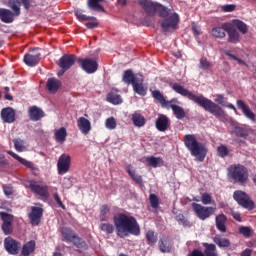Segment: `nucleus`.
Wrapping results in <instances>:
<instances>
[{
  "instance_id": "61",
  "label": "nucleus",
  "mask_w": 256,
  "mask_h": 256,
  "mask_svg": "<svg viewBox=\"0 0 256 256\" xmlns=\"http://www.w3.org/2000/svg\"><path fill=\"white\" fill-rule=\"evenodd\" d=\"M226 55H227V57H229L230 59H232V61H237V63H238L239 65H245V62H244L243 60L237 58V56L231 54V52L226 51Z\"/></svg>"
},
{
  "instance_id": "35",
  "label": "nucleus",
  "mask_w": 256,
  "mask_h": 256,
  "mask_svg": "<svg viewBox=\"0 0 256 256\" xmlns=\"http://www.w3.org/2000/svg\"><path fill=\"white\" fill-rule=\"evenodd\" d=\"M132 123L135 127H144L146 123L145 116L138 112L132 114Z\"/></svg>"
},
{
  "instance_id": "45",
  "label": "nucleus",
  "mask_w": 256,
  "mask_h": 256,
  "mask_svg": "<svg viewBox=\"0 0 256 256\" xmlns=\"http://www.w3.org/2000/svg\"><path fill=\"white\" fill-rule=\"evenodd\" d=\"M213 241L218 245V247H229L231 245L229 239L221 238L219 236L214 237Z\"/></svg>"
},
{
  "instance_id": "54",
  "label": "nucleus",
  "mask_w": 256,
  "mask_h": 256,
  "mask_svg": "<svg viewBox=\"0 0 256 256\" xmlns=\"http://www.w3.org/2000/svg\"><path fill=\"white\" fill-rule=\"evenodd\" d=\"M150 205L153 209L159 207V198L155 194H150L149 196Z\"/></svg>"
},
{
  "instance_id": "64",
  "label": "nucleus",
  "mask_w": 256,
  "mask_h": 256,
  "mask_svg": "<svg viewBox=\"0 0 256 256\" xmlns=\"http://www.w3.org/2000/svg\"><path fill=\"white\" fill-rule=\"evenodd\" d=\"M188 256H205V254H203V252L201 250L195 249Z\"/></svg>"
},
{
  "instance_id": "11",
  "label": "nucleus",
  "mask_w": 256,
  "mask_h": 256,
  "mask_svg": "<svg viewBox=\"0 0 256 256\" xmlns=\"http://www.w3.org/2000/svg\"><path fill=\"white\" fill-rule=\"evenodd\" d=\"M57 169L59 175H65L71 169V156L68 154H62L57 162Z\"/></svg>"
},
{
  "instance_id": "12",
  "label": "nucleus",
  "mask_w": 256,
  "mask_h": 256,
  "mask_svg": "<svg viewBox=\"0 0 256 256\" xmlns=\"http://www.w3.org/2000/svg\"><path fill=\"white\" fill-rule=\"evenodd\" d=\"M179 25V15L177 13L172 14L170 17L164 19L161 23V27L164 31H176Z\"/></svg>"
},
{
  "instance_id": "41",
  "label": "nucleus",
  "mask_w": 256,
  "mask_h": 256,
  "mask_svg": "<svg viewBox=\"0 0 256 256\" xmlns=\"http://www.w3.org/2000/svg\"><path fill=\"white\" fill-rule=\"evenodd\" d=\"M71 243L74 247H77V249L87 250V242L77 235L72 239Z\"/></svg>"
},
{
  "instance_id": "14",
  "label": "nucleus",
  "mask_w": 256,
  "mask_h": 256,
  "mask_svg": "<svg viewBox=\"0 0 256 256\" xmlns=\"http://www.w3.org/2000/svg\"><path fill=\"white\" fill-rule=\"evenodd\" d=\"M42 217H43V208L32 206L31 213L29 214L31 225H39V223H41Z\"/></svg>"
},
{
  "instance_id": "16",
  "label": "nucleus",
  "mask_w": 256,
  "mask_h": 256,
  "mask_svg": "<svg viewBox=\"0 0 256 256\" xmlns=\"http://www.w3.org/2000/svg\"><path fill=\"white\" fill-rule=\"evenodd\" d=\"M77 126L82 135H89L91 133V121L85 117H80L77 120Z\"/></svg>"
},
{
  "instance_id": "15",
  "label": "nucleus",
  "mask_w": 256,
  "mask_h": 256,
  "mask_svg": "<svg viewBox=\"0 0 256 256\" xmlns=\"http://www.w3.org/2000/svg\"><path fill=\"white\" fill-rule=\"evenodd\" d=\"M139 5H141V7L144 9L145 13L149 17H154V15L157 13L158 4H155L150 0H141L139 2Z\"/></svg>"
},
{
  "instance_id": "32",
  "label": "nucleus",
  "mask_w": 256,
  "mask_h": 256,
  "mask_svg": "<svg viewBox=\"0 0 256 256\" xmlns=\"http://www.w3.org/2000/svg\"><path fill=\"white\" fill-rule=\"evenodd\" d=\"M146 161L148 162V165L150 167H154V169H157V167H163L164 161L161 157H155V156H149L146 157Z\"/></svg>"
},
{
  "instance_id": "60",
  "label": "nucleus",
  "mask_w": 256,
  "mask_h": 256,
  "mask_svg": "<svg viewBox=\"0 0 256 256\" xmlns=\"http://www.w3.org/2000/svg\"><path fill=\"white\" fill-rule=\"evenodd\" d=\"M3 191H4V194L7 195V197L15 193V190H13V186L11 185H3Z\"/></svg>"
},
{
  "instance_id": "63",
  "label": "nucleus",
  "mask_w": 256,
  "mask_h": 256,
  "mask_svg": "<svg viewBox=\"0 0 256 256\" xmlns=\"http://www.w3.org/2000/svg\"><path fill=\"white\" fill-rule=\"evenodd\" d=\"M54 199H55L57 205H59L61 207V209H63L65 211V209H66L65 204H63V201H61V198L59 197L58 193H54Z\"/></svg>"
},
{
  "instance_id": "59",
  "label": "nucleus",
  "mask_w": 256,
  "mask_h": 256,
  "mask_svg": "<svg viewBox=\"0 0 256 256\" xmlns=\"http://www.w3.org/2000/svg\"><path fill=\"white\" fill-rule=\"evenodd\" d=\"M176 221H178L179 225H183V227H187V225H189V221H187L185 219V216H183L182 214L176 216Z\"/></svg>"
},
{
  "instance_id": "33",
  "label": "nucleus",
  "mask_w": 256,
  "mask_h": 256,
  "mask_svg": "<svg viewBox=\"0 0 256 256\" xmlns=\"http://www.w3.org/2000/svg\"><path fill=\"white\" fill-rule=\"evenodd\" d=\"M8 7L12 10V13L19 17L21 15V1L20 0H8Z\"/></svg>"
},
{
  "instance_id": "30",
  "label": "nucleus",
  "mask_w": 256,
  "mask_h": 256,
  "mask_svg": "<svg viewBox=\"0 0 256 256\" xmlns=\"http://www.w3.org/2000/svg\"><path fill=\"white\" fill-rule=\"evenodd\" d=\"M36 243L35 240H30L22 246L21 255L29 256L31 253H35Z\"/></svg>"
},
{
  "instance_id": "43",
  "label": "nucleus",
  "mask_w": 256,
  "mask_h": 256,
  "mask_svg": "<svg viewBox=\"0 0 256 256\" xmlns=\"http://www.w3.org/2000/svg\"><path fill=\"white\" fill-rule=\"evenodd\" d=\"M175 115L178 119H183L185 117V110L181 106H177L175 104L169 105Z\"/></svg>"
},
{
  "instance_id": "29",
  "label": "nucleus",
  "mask_w": 256,
  "mask_h": 256,
  "mask_svg": "<svg viewBox=\"0 0 256 256\" xmlns=\"http://www.w3.org/2000/svg\"><path fill=\"white\" fill-rule=\"evenodd\" d=\"M141 74H133V70H126L123 74L122 81L127 83V85H133L135 83V79H139Z\"/></svg>"
},
{
  "instance_id": "25",
  "label": "nucleus",
  "mask_w": 256,
  "mask_h": 256,
  "mask_svg": "<svg viewBox=\"0 0 256 256\" xmlns=\"http://www.w3.org/2000/svg\"><path fill=\"white\" fill-rule=\"evenodd\" d=\"M28 115L31 121H39L45 117V112H43L41 108L37 106H32L28 110Z\"/></svg>"
},
{
  "instance_id": "3",
  "label": "nucleus",
  "mask_w": 256,
  "mask_h": 256,
  "mask_svg": "<svg viewBox=\"0 0 256 256\" xmlns=\"http://www.w3.org/2000/svg\"><path fill=\"white\" fill-rule=\"evenodd\" d=\"M183 141L192 157H195L197 161L203 163L207 157V147H205L203 143L197 141V137L193 134H186Z\"/></svg>"
},
{
  "instance_id": "8",
  "label": "nucleus",
  "mask_w": 256,
  "mask_h": 256,
  "mask_svg": "<svg viewBox=\"0 0 256 256\" xmlns=\"http://www.w3.org/2000/svg\"><path fill=\"white\" fill-rule=\"evenodd\" d=\"M0 218L4 235H11V233H13V221H15V216L7 212H0Z\"/></svg>"
},
{
  "instance_id": "62",
  "label": "nucleus",
  "mask_w": 256,
  "mask_h": 256,
  "mask_svg": "<svg viewBox=\"0 0 256 256\" xmlns=\"http://www.w3.org/2000/svg\"><path fill=\"white\" fill-rule=\"evenodd\" d=\"M228 41L229 43H239V33H230Z\"/></svg>"
},
{
  "instance_id": "18",
  "label": "nucleus",
  "mask_w": 256,
  "mask_h": 256,
  "mask_svg": "<svg viewBox=\"0 0 256 256\" xmlns=\"http://www.w3.org/2000/svg\"><path fill=\"white\" fill-rule=\"evenodd\" d=\"M61 80L57 78H49L46 82V89L48 93L55 95L59 89H61Z\"/></svg>"
},
{
  "instance_id": "52",
  "label": "nucleus",
  "mask_w": 256,
  "mask_h": 256,
  "mask_svg": "<svg viewBox=\"0 0 256 256\" xmlns=\"http://www.w3.org/2000/svg\"><path fill=\"white\" fill-rule=\"evenodd\" d=\"M217 155L218 157H222L224 159V157H227L229 155V148H227V146L225 145L218 146Z\"/></svg>"
},
{
  "instance_id": "24",
  "label": "nucleus",
  "mask_w": 256,
  "mask_h": 256,
  "mask_svg": "<svg viewBox=\"0 0 256 256\" xmlns=\"http://www.w3.org/2000/svg\"><path fill=\"white\" fill-rule=\"evenodd\" d=\"M133 90L138 95H142L145 97L147 95V88L143 85V75H141L139 78L135 79V82L132 84Z\"/></svg>"
},
{
  "instance_id": "38",
  "label": "nucleus",
  "mask_w": 256,
  "mask_h": 256,
  "mask_svg": "<svg viewBox=\"0 0 256 256\" xmlns=\"http://www.w3.org/2000/svg\"><path fill=\"white\" fill-rule=\"evenodd\" d=\"M203 247H205L204 256H218L215 244L203 243Z\"/></svg>"
},
{
  "instance_id": "1",
  "label": "nucleus",
  "mask_w": 256,
  "mask_h": 256,
  "mask_svg": "<svg viewBox=\"0 0 256 256\" xmlns=\"http://www.w3.org/2000/svg\"><path fill=\"white\" fill-rule=\"evenodd\" d=\"M172 89L173 91H175V93H178L182 97H187V99L193 101L194 103H196V105H199L200 107L205 109V111L211 113V115H214L216 119H220V121H225V119H227V114L225 113V110L212 100L206 98L205 96L195 95L193 92L187 90L185 86L179 83L172 84Z\"/></svg>"
},
{
  "instance_id": "17",
  "label": "nucleus",
  "mask_w": 256,
  "mask_h": 256,
  "mask_svg": "<svg viewBox=\"0 0 256 256\" xmlns=\"http://www.w3.org/2000/svg\"><path fill=\"white\" fill-rule=\"evenodd\" d=\"M7 153H8V155H11V157H13V159H16V161H18V163H21V165H24V167H27V169H31L32 171L38 170L37 166L33 162L28 161L25 158H22L21 156L15 154V152L7 151Z\"/></svg>"
},
{
  "instance_id": "44",
  "label": "nucleus",
  "mask_w": 256,
  "mask_h": 256,
  "mask_svg": "<svg viewBox=\"0 0 256 256\" xmlns=\"http://www.w3.org/2000/svg\"><path fill=\"white\" fill-rule=\"evenodd\" d=\"M111 213V209L104 204L100 208V221H109V214Z\"/></svg>"
},
{
  "instance_id": "49",
  "label": "nucleus",
  "mask_w": 256,
  "mask_h": 256,
  "mask_svg": "<svg viewBox=\"0 0 256 256\" xmlns=\"http://www.w3.org/2000/svg\"><path fill=\"white\" fill-rule=\"evenodd\" d=\"M105 127H106V129H109L110 131L117 129V120L115 119V117L107 118L105 121Z\"/></svg>"
},
{
  "instance_id": "51",
  "label": "nucleus",
  "mask_w": 256,
  "mask_h": 256,
  "mask_svg": "<svg viewBox=\"0 0 256 256\" xmlns=\"http://www.w3.org/2000/svg\"><path fill=\"white\" fill-rule=\"evenodd\" d=\"M100 229L101 231H104V233H108L109 235H111V233L115 231V226L110 223H102L100 224Z\"/></svg>"
},
{
  "instance_id": "57",
  "label": "nucleus",
  "mask_w": 256,
  "mask_h": 256,
  "mask_svg": "<svg viewBox=\"0 0 256 256\" xmlns=\"http://www.w3.org/2000/svg\"><path fill=\"white\" fill-rule=\"evenodd\" d=\"M249 133H251V129H247V128L238 129V135L239 137H243V139H247V137H249Z\"/></svg>"
},
{
  "instance_id": "19",
  "label": "nucleus",
  "mask_w": 256,
  "mask_h": 256,
  "mask_svg": "<svg viewBox=\"0 0 256 256\" xmlns=\"http://www.w3.org/2000/svg\"><path fill=\"white\" fill-rule=\"evenodd\" d=\"M1 119L4 123H15V110L6 107L1 110Z\"/></svg>"
},
{
  "instance_id": "39",
  "label": "nucleus",
  "mask_w": 256,
  "mask_h": 256,
  "mask_svg": "<svg viewBox=\"0 0 256 256\" xmlns=\"http://www.w3.org/2000/svg\"><path fill=\"white\" fill-rule=\"evenodd\" d=\"M67 139V129L65 127H61L60 129L55 131V140L57 143H65Z\"/></svg>"
},
{
  "instance_id": "34",
  "label": "nucleus",
  "mask_w": 256,
  "mask_h": 256,
  "mask_svg": "<svg viewBox=\"0 0 256 256\" xmlns=\"http://www.w3.org/2000/svg\"><path fill=\"white\" fill-rule=\"evenodd\" d=\"M62 237L66 243H71L74 237L77 235L71 228L63 227L61 229Z\"/></svg>"
},
{
  "instance_id": "7",
  "label": "nucleus",
  "mask_w": 256,
  "mask_h": 256,
  "mask_svg": "<svg viewBox=\"0 0 256 256\" xmlns=\"http://www.w3.org/2000/svg\"><path fill=\"white\" fill-rule=\"evenodd\" d=\"M26 187L34 193V195H38L39 197H42L43 199H49V186L47 185H41L39 182L35 180H30Z\"/></svg>"
},
{
  "instance_id": "47",
  "label": "nucleus",
  "mask_w": 256,
  "mask_h": 256,
  "mask_svg": "<svg viewBox=\"0 0 256 256\" xmlns=\"http://www.w3.org/2000/svg\"><path fill=\"white\" fill-rule=\"evenodd\" d=\"M74 15L79 21H93L95 17L83 14V10H75Z\"/></svg>"
},
{
  "instance_id": "56",
  "label": "nucleus",
  "mask_w": 256,
  "mask_h": 256,
  "mask_svg": "<svg viewBox=\"0 0 256 256\" xmlns=\"http://www.w3.org/2000/svg\"><path fill=\"white\" fill-rule=\"evenodd\" d=\"M201 201L203 205H211V201H212L211 194L203 193L201 196Z\"/></svg>"
},
{
  "instance_id": "31",
  "label": "nucleus",
  "mask_w": 256,
  "mask_h": 256,
  "mask_svg": "<svg viewBox=\"0 0 256 256\" xmlns=\"http://www.w3.org/2000/svg\"><path fill=\"white\" fill-rule=\"evenodd\" d=\"M152 97L162 105V107H169L171 102L165 100V97L161 94V91L154 90L152 91Z\"/></svg>"
},
{
  "instance_id": "50",
  "label": "nucleus",
  "mask_w": 256,
  "mask_h": 256,
  "mask_svg": "<svg viewBox=\"0 0 256 256\" xmlns=\"http://www.w3.org/2000/svg\"><path fill=\"white\" fill-rule=\"evenodd\" d=\"M199 67L200 69L207 71L208 69H211V67H213V64L209 60H207L206 57H202L200 59Z\"/></svg>"
},
{
  "instance_id": "21",
  "label": "nucleus",
  "mask_w": 256,
  "mask_h": 256,
  "mask_svg": "<svg viewBox=\"0 0 256 256\" xmlns=\"http://www.w3.org/2000/svg\"><path fill=\"white\" fill-rule=\"evenodd\" d=\"M40 61V53H28L24 56V63L28 65V67H35V65H39Z\"/></svg>"
},
{
  "instance_id": "26",
  "label": "nucleus",
  "mask_w": 256,
  "mask_h": 256,
  "mask_svg": "<svg viewBox=\"0 0 256 256\" xmlns=\"http://www.w3.org/2000/svg\"><path fill=\"white\" fill-rule=\"evenodd\" d=\"M125 171L128 173L129 177H131L132 180H134L137 185H143V177L133 169V166L131 164H127L125 166Z\"/></svg>"
},
{
  "instance_id": "48",
  "label": "nucleus",
  "mask_w": 256,
  "mask_h": 256,
  "mask_svg": "<svg viewBox=\"0 0 256 256\" xmlns=\"http://www.w3.org/2000/svg\"><path fill=\"white\" fill-rule=\"evenodd\" d=\"M146 240L148 245H155L157 243V235L153 230L147 231Z\"/></svg>"
},
{
  "instance_id": "2",
  "label": "nucleus",
  "mask_w": 256,
  "mask_h": 256,
  "mask_svg": "<svg viewBox=\"0 0 256 256\" xmlns=\"http://www.w3.org/2000/svg\"><path fill=\"white\" fill-rule=\"evenodd\" d=\"M114 225L116 229V235L121 239H125V237H129L130 235H141V228L139 227V223L133 216H128L123 213L118 214L114 216Z\"/></svg>"
},
{
  "instance_id": "6",
  "label": "nucleus",
  "mask_w": 256,
  "mask_h": 256,
  "mask_svg": "<svg viewBox=\"0 0 256 256\" xmlns=\"http://www.w3.org/2000/svg\"><path fill=\"white\" fill-rule=\"evenodd\" d=\"M233 197L237 203L244 207V209H248V211H253L255 209V202L249 198V195L244 191L237 190L234 192Z\"/></svg>"
},
{
  "instance_id": "28",
  "label": "nucleus",
  "mask_w": 256,
  "mask_h": 256,
  "mask_svg": "<svg viewBox=\"0 0 256 256\" xmlns=\"http://www.w3.org/2000/svg\"><path fill=\"white\" fill-rule=\"evenodd\" d=\"M158 247L161 253H171V239L169 237H163L159 240Z\"/></svg>"
},
{
  "instance_id": "22",
  "label": "nucleus",
  "mask_w": 256,
  "mask_h": 256,
  "mask_svg": "<svg viewBox=\"0 0 256 256\" xmlns=\"http://www.w3.org/2000/svg\"><path fill=\"white\" fill-rule=\"evenodd\" d=\"M156 125V129L159 130L162 133H165V131H167V129H169V118L163 114H161L155 122Z\"/></svg>"
},
{
  "instance_id": "40",
  "label": "nucleus",
  "mask_w": 256,
  "mask_h": 256,
  "mask_svg": "<svg viewBox=\"0 0 256 256\" xmlns=\"http://www.w3.org/2000/svg\"><path fill=\"white\" fill-rule=\"evenodd\" d=\"M232 23L234 25V29L240 31V33H247L249 31L247 24L239 19H233Z\"/></svg>"
},
{
  "instance_id": "9",
  "label": "nucleus",
  "mask_w": 256,
  "mask_h": 256,
  "mask_svg": "<svg viewBox=\"0 0 256 256\" xmlns=\"http://www.w3.org/2000/svg\"><path fill=\"white\" fill-rule=\"evenodd\" d=\"M78 63L81 69H83L85 73H88V75L96 73L97 70L99 69V63H97V60L95 59H91V58L79 59Z\"/></svg>"
},
{
  "instance_id": "13",
  "label": "nucleus",
  "mask_w": 256,
  "mask_h": 256,
  "mask_svg": "<svg viewBox=\"0 0 256 256\" xmlns=\"http://www.w3.org/2000/svg\"><path fill=\"white\" fill-rule=\"evenodd\" d=\"M77 61V56L73 54H65L63 55L58 62V66L60 69H63V71H69Z\"/></svg>"
},
{
  "instance_id": "37",
  "label": "nucleus",
  "mask_w": 256,
  "mask_h": 256,
  "mask_svg": "<svg viewBox=\"0 0 256 256\" xmlns=\"http://www.w3.org/2000/svg\"><path fill=\"white\" fill-rule=\"evenodd\" d=\"M104 0H88V7L92 9V11H101L102 13H105V8L103 5L99 3H103Z\"/></svg>"
},
{
  "instance_id": "20",
  "label": "nucleus",
  "mask_w": 256,
  "mask_h": 256,
  "mask_svg": "<svg viewBox=\"0 0 256 256\" xmlns=\"http://www.w3.org/2000/svg\"><path fill=\"white\" fill-rule=\"evenodd\" d=\"M15 17H17V15H15L10 9L0 8V21H2V23H13V21H15Z\"/></svg>"
},
{
  "instance_id": "10",
  "label": "nucleus",
  "mask_w": 256,
  "mask_h": 256,
  "mask_svg": "<svg viewBox=\"0 0 256 256\" xmlns=\"http://www.w3.org/2000/svg\"><path fill=\"white\" fill-rule=\"evenodd\" d=\"M4 249L9 253V255H19V250L21 249V242L8 236L4 239Z\"/></svg>"
},
{
  "instance_id": "58",
  "label": "nucleus",
  "mask_w": 256,
  "mask_h": 256,
  "mask_svg": "<svg viewBox=\"0 0 256 256\" xmlns=\"http://www.w3.org/2000/svg\"><path fill=\"white\" fill-rule=\"evenodd\" d=\"M235 9H237V6L235 4H226L222 6V11H224V13H231L235 11Z\"/></svg>"
},
{
  "instance_id": "23",
  "label": "nucleus",
  "mask_w": 256,
  "mask_h": 256,
  "mask_svg": "<svg viewBox=\"0 0 256 256\" xmlns=\"http://www.w3.org/2000/svg\"><path fill=\"white\" fill-rule=\"evenodd\" d=\"M238 109H241L243 112V115L247 117V119H250V121H255V113L251 111V108L243 100H237L236 102Z\"/></svg>"
},
{
  "instance_id": "27",
  "label": "nucleus",
  "mask_w": 256,
  "mask_h": 256,
  "mask_svg": "<svg viewBox=\"0 0 256 256\" xmlns=\"http://www.w3.org/2000/svg\"><path fill=\"white\" fill-rule=\"evenodd\" d=\"M216 222V229L220 231V233H226L227 232V216L225 214H219L215 218Z\"/></svg>"
},
{
  "instance_id": "36",
  "label": "nucleus",
  "mask_w": 256,
  "mask_h": 256,
  "mask_svg": "<svg viewBox=\"0 0 256 256\" xmlns=\"http://www.w3.org/2000/svg\"><path fill=\"white\" fill-rule=\"evenodd\" d=\"M106 99L108 103H112V105H121V103H123V99H121V95L115 92L108 93Z\"/></svg>"
},
{
  "instance_id": "4",
  "label": "nucleus",
  "mask_w": 256,
  "mask_h": 256,
  "mask_svg": "<svg viewBox=\"0 0 256 256\" xmlns=\"http://www.w3.org/2000/svg\"><path fill=\"white\" fill-rule=\"evenodd\" d=\"M228 177L238 185H247L249 170L242 164H232L228 167Z\"/></svg>"
},
{
  "instance_id": "5",
  "label": "nucleus",
  "mask_w": 256,
  "mask_h": 256,
  "mask_svg": "<svg viewBox=\"0 0 256 256\" xmlns=\"http://www.w3.org/2000/svg\"><path fill=\"white\" fill-rule=\"evenodd\" d=\"M192 209L195 215L201 221H205V219H209V217H211L212 215H215V211H217V208L215 207H207L197 203H192Z\"/></svg>"
},
{
  "instance_id": "42",
  "label": "nucleus",
  "mask_w": 256,
  "mask_h": 256,
  "mask_svg": "<svg viewBox=\"0 0 256 256\" xmlns=\"http://www.w3.org/2000/svg\"><path fill=\"white\" fill-rule=\"evenodd\" d=\"M221 29H223V31H226V33H231V31H233L234 29L233 20L231 21V23L222 24V27H214L212 29V33H221Z\"/></svg>"
},
{
  "instance_id": "46",
  "label": "nucleus",
  "mask_w": 256,
  "mask_h": 256,
  "mask_svg": "<svg viewBox=\"0 0 256 256\" xmlns=\"http://www.w3.org/2000/svg\"><path fill=\"white\" fill-rule=\"evenodd\" d=\"M13 143L14 148L16 149V151H18V153H23V151H25V141H23L21 138L14 139Z\"/></svg>"
},
{
  "instance_id": "55",
  "label": "nucleus",
  "mask_w": 256,
  "mask_h": 256,
  "mask_svg": "<svg viewBox=\"0 0 256 256\" xmlns=\"http://www.w3.org/2000/svg\"><path fill=\"white\" fill-rule=\"evenodd\" d=\"M240 235H243V237L249 238L251 237V228L247 226H241L239 228Z\"/></svg>"
},
{
  "instance_id": "53",
  "label": "nucleus",
  "mask_w": 256,
  "mask_h": 256,
  "mask_svg": "<svg viewBox=\"0 0 256 256\" xmlns=\"http://www.w3.org/2000/svg\"><path fill=\"white\" fill-rule=\"evenodd\" d=\"M156 11L158 12L159 17H169V10L163 5L158 4Z\"/></svg>"
}]
</instances>
